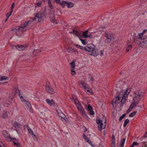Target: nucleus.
Wrapping results in <instances>:
<instances>
[{"label":"nucleus","mask_w":147,"mask_h":147,"mask_svg":"<svg viewBox=\"0 0 147 147\" xmlns=\"http://www.w3.org/2000/svg\"><path fill=\"white\" fill-rule=\"evenodd\" d=\"M126 81H118L117 84H115L116 86H120L122 85L121 87H122V90H120V88L119 87V88L116 89L115 90L117 91L118 92H130L131 91V88L128 87L127 85L126 82Z\"/></svg>","instance_id":"f257e3e1"},{"label":"nucleus","mask_w":147,"mask_h":147,"mask_svg":"<svg viewBox=\"0 0 147 147\" xmlns=\"http://www.w3.org/2000/svg\"><path fill=\"white\" fill-rule=\"evenodd\" d=\"M104 120H102L100 119H97L96 122L98 124V129L99 131H101L102 129H104L106 125V117H104Z\"/></svg>","instance_id":"f03ea898"},{"label":"nucleus","mask_w":147,"mask_h":147,"mask_svg":"<svg viewBox=\"0 0 147 147\" xmlns=\"http://www.w3.org/2000/svg\"><path fill=\"white\" fill-rule=\"evenodd\" d=\"M45 15L44 12L42 13L38 12L36 14L34 18H32L31 19V20L40 22L42 20V18Z\"/></svg>","instance_id":"7ed1b4c3"},{"label":"nucleus","mask_w":147,"mask_h":147,"mask_svg":"<svg viewBox=\"0 0 147 147\" xmlns=\"http://www.w3.org/2000/svg\"><path fill=\"white\" fill-rule=\"evenodd\" d=\"M135 43L139 45L142 48H145L146 47H147V38L141 39L140 40H138Z\"/></svg>","instance_id":"20e7f679"},{"label":"nucleus","mask_w":147,"mask_h":147,"mask_svg":"<svg viewBox=\"0 0 147 147\" xmlns=\"http://www.w3.org/2000/svg\"><path fill=\"white\" fill-rule=\"evenodd\" d=\"M104 36L106 38L105 42L107 43H111L114 39L113 35L112 34H105Z\"/></svg>","instance_id":"39448f33"},{"label":"nucleus","mask_w":147,"mask_h":147,"mask_svg":"<svg viewBox=\"0 0 147 147\" xmlns=\"http://www.w3.org/2000/svg\"><path fill=\"white\" fill-rule=\"evenodd\" d=\"M19 95L22 101L24 102V103L26 105L25 106H26L28 109L30 110L31 113L32 112V111L31 110L32 108L30 103L29 102L24 100L23 97L21 95L20 92L19 94Z\"/></svg>","instance_id":"423d86ee"},{"label":"nucleus","mask_w":147,"mask_h":147,"mask_svg":"<svg viewBox=\"0 0 147 147\" xmlns=\"http://www.w3.org/2000/svg\"><path fill=\"white\" fill-rule=\"evenodd\" d=\"M76 99L75 100L74 102L78 109L79 110V111H80V112L82 113V115L83 116H86V117H87V115L85 114L84 113V109L81 106L80 104L78 102L77 103L76 101Z\"/></svg>","instance_id":"0eeeda50"},{"label":"nucleus","mask_w":147,"mask_h":147,"mask_svg":"<svg viewBox=\"0 0 147 147\" xmlns=\"http://www.w3.org/2000/svg\"><path fill=\"white\" fill-rule=\"evenodd\" d=\"M141 93V92H134L133 94L134 100L135 101L138 100L139 101L142 97Z\"/></svg>","instance_id":"6e6552de"},{"label":"nucleus","mask_w":147,"mask_h":147,"mask_svg":"<svg viewBox=\"0 0 147 147\" xmlns=\"http://www.w3.org/2000/svg\"><path fill=\"white\" fill-rule=\"evenodd\" d=\"M144 33L142 32L140 33H138L137 36V37H136L135 35H134V42H136L138 40H140L141 39L144 38L145 37L143 36V35Z\"/></svg>","instance_id":"1a4fd4ad"},{"label":"nucleus","mask_w":147,"mask_h":147,"mask_svg":"<svg viewBox=\"0 0 147 147\" xmlns=\"http://www.w3.org/2000/svg\"><path fill=\"white\" fill-rule=\"evenodd\" d=\"M121 97L119 96H116L113 98L112 102V105L113 107H114V104L115 105V107H116L117 105L120 102V98Z\"/></svg>","instance_id":"9d476101"},{"label":"nucleus","mask_w":147,"mask_h":147,"mask_svg":"<svg viewBox=\"0 0 147 147\" xmlns=\"http://www.w3.org/2000/svg\"><path fill=\"white\" fill-rule=\"evenodd\" d=\"M80 84H81L82 87L84 88L85 90H86L87 92H93V90L91 88H89L88 85L87 84L85 83H81Z\"/></svg>","instance_id":"9b49d317"},{"label":"nucleus","mask_w":147,"mask_h":147,"mask_svg":"<svg viewBox=\"0 0 147 147\" xmlns=\"http://www.w3.org/2000/svg\"><path fill=\"white\" fill-rule=\"evenodd\" d=\"M94 48L95 46L93 44L91 43L88 44L86 46V49H87L86 51L89 52H90Z\"/></svg>","instance_id":"f8f14e48"},{"label":"nucleus","mask_w":147,"mask_h":147,"mask_svg":"<svg viewBox=\"0 0 147 147\" xmlns=\"http://www.w3.org/2000/svg\"><path fill=\"white\" fill-rule=\"evenodd\" d=\"M50 12L49 13V15L50 19V20L53 22H56L55 21L54 14V11L53 10H50Z\"/></svg>","instance_id":"ddd939ff"},{"label":"nucleus","mask_w":147,"mask_h":147,"mask_svg":"<svg viewBox=\"0 0 147 147\" xmlns=\"http://www.w3.org/2000/svg\"><path fill=\"white\" fill-rule=\"evenodd\" d=\"M46 89L47 92L51 91V92L54 91V89L51 86L49 82L46 83Z\"/></svg>","instance_id":"4468645a"},{"label":"nucleus","mask_w":147,"mask_h":147,"mask_svg":"<svg viewBox=\"0 0 147 147\" xmlns=\"http://www.w3.org/2000/svg\"><path fill=\"white\" fill-rule=\"evenodd\" d=\"M15 47L18 50L21 51L25 49L27 47V45H18Z\"/></svg>","instance_id":"2eb2a0df"},{"label":"nucleus","mask_w":147,"mask_h":147,"mask_svg":"<svg viewBox=\"0 0 147 147\" xmlns=\"http://www.w3.org/2000/svg\"><path fill=\"white\" fill-rule=\"evenodd\" d=\"M129 92H125L123 94V96H122V99L120 101L121 103L124 104L125 101L126 100V98L127 97V95L129 94Z\"/></svg>","instance_id":"dca6fc26"},{"label":"nucleus","mask_w":147,"mask_h":147,"mask_svg":"<svg viewBox=\"0 0 147 147\" xmlns=\"http://www.w3.org/2000/svg\"><path fill=\"white\" fill-rule=\"evenodd\" d=\"M90 53H91L90 54L94 56H97L98 54V50L96 49H95V48Z\"/></svg>","instance_id":"f3484780"},{"label":"nucleus","mask_w":147,"mask_h":147,"mask_svg":"<svg viewBox=\"0 0 147 147\" xmlns=\"http://www.w3.org/2000/svg\"><path fill=\"white\" fill-rule=\"evenodd\" d=\"M28 25V24L27 22L26 21L23 24L21 25V26L19 27L18 29L19 30H22L24 28L26 27V26Z\"/></svg>","instance_id":"a211bd4d"},{"label":"nucleus","mask_w":147,"mask_h":147,"mask_svg":"<svg viewBox=\"0 0 147 147\" xmlns=\"http://www.w3.org/2000/svg\"><path fill=\"white\" fill-rule=\"evenodd\" d=\"M3 134L4 136L6 139L10 138L11 137L10 135L7 133L6 131L3 130Z\"/></svg>","instance_id":"6ab92c4d"},{"label":"nucleus","mask_w":147,"mask_h":147,"mask_svg":"<svg viewBox=\"0 0 147 147\" xmlns=\"http://www.w3.org/2000/svg\"><path fill=\"white\" fill-rule=\"evenodd\" d=\"M46 102L50 106H52L55 104L54 100L52 99L50 100L49 99H47L46 100Z\"/></svg>","instance_id":"aec40b11"},{"label":"nucleus","mask_w":147,"mask_h":147,"mask_svg":"<svg viewBox=\"0 0 147 147\" xmlns=\"http://www.w3.org/2000/svg\"><path fill=\"white\" fill-rule=\"evenodd\" d=\"M70 33H73L74 34V35L76 36L80 35L81 34V32L77 31L75 29H74L73 30L72 32H70Z\"/></svg>","instance_id":"412c9836"},{"label":"nucleus","mask_w":147,"mask_h":147,"mask_svg":"<svg viewBox=\"0 0 147 147\" xmlns=\"http://www.w3.org/2000/svg\"><path fill=\"white\" fill-rule=\"evenodd\" d=\"M13 126L16 128L17 129L19 127L20 124L16 121H14L12 123Z\"/></svg>","instance_id":"4be33fe9"},{"label":"nucleus","mask_w":147,"mask_h":147,"mask_svg":"<svg viewBox=\"0 0 147 147\" xmlns=\"http://www.w3.org/2000/svg\"><path fill=\"white\" fill-rule=\"evenodd\" d=\"M66 5L68 8H71L74 6V4L73 3L67 1Z\"/></svg>","instance_id":"5701e85b"},{"label":"nucleus","mask_w":147,"mask_h":147,"mask_svg":"<svg viewBox=\"0 0 147 147\" xmlns=\"http://www.w3.org/2000/svg\"><path fill=\"white\" fill-rule=\"evenodd\" d=\"M59 115L62 118L65 120L66 121H67L68 119L66 118L65 116L62 113H60Z\"/></svg>","instance_id":"b1692460"},{"label":"nucleus","mask_w":147,"mask_h":147,"mask_svg":"<svg viewBox=\"0 0 147 147\" xmlns=\"http://www.w3.org/2000/svg\"><path fill=\"white\" fill-rule=\"evenodd\" d=\"M65 49L67 50V52L69 53H70L71 52V51H73V52H74L76 51L75 49H74V48H72L66 47Z\"/></svg>","instance_id":"393cba45"},{"label":"nucleus","mask_w":147,"mask_h":147,"mask_svg":"<svg viewBox=\"0 0 147 147\" xmlns=\"http://www.w3.org/2000/svg\"><path fill=\"white\" fill-rule=\"evenodd\" d=\"M75 46L77 48H79L82 50H85L86 51V50H87V49H86V46L85 47H84L78 45H76Z\"/></svg>","instance_id":"a878e982"},{"label":"nucleus","mask_w":147,"mask_h":147,"mask_svg":"<svg viewBox=\"0 0 147 147\" xmlns=\"http://www.w3.org/2000/svg\"><path fill=\"white\" fill-rule=\"evenodd\" d=\"M88 30H87L83 32L82 33V36L86 38H88Z\"/></svg>","instance_id":"bb28decb"},{"label":"nucleus","mask_w":147,"mask_h":147,"mask_svg":"<svg viewBox=\"0 0 147 147\" xmlns=\"http://www.w3.org/2000/svg\"><path fill=\"white\" fill-rule=\"evenodd\" d=\"M67 1H63L62 0L61 1V3H60V5L63 7H64L65 5H66Z\"/></svg>","instance_id":"cd10ccee"},{"label":"nucleus","mask_w":147,"mask_h":147,"mask_svg":"<svg viewBox=\"0 0 147 147\" xmlns=\"http://www.w3.org/2000/svg\"><path fill=\"white\" fill-rule=\"evenodd\" d=\"M27 129L31 135H33L34 137H35V135L34 134L32 130L29 127H28Z\"/></svg>","instance_id":"c85d7f7f"},{"label":"nucleus","mask_w":147,"mask_h":147,"mask_svg":"<svg viewBox=\"0 0 147 147\" xmlns=\"http://www.w3.org/2000/svg\"><path fill=\"white\" fill-rule=\"evenodd\" d=\"M136 105H137L136 104V102H134L131 103L129 107H131V109H133V108H135Z\"/></svg>","instance_id":"c756f323"},{"label":"nucleus","mask_w":147,"mask_h":147,"mask_svg":"<svg viewBox=\"0 0 147 147\" xmlns=\"http://www.w3.org/2000/svg\"><path fill=\"white\" fill-rule=\"evenodd\" d=\"M12 91L13 92H19L20 90L18 89V87L16 86H14L12 88Z\"/></svg>","instance_id":"7c9ffc66"},{"label":"nucleus","mask_w":147,"mask_h":147,"mask_svg":"<svg viewBox=\"0 0 147 147\" xmlns=\"http://www.w3.org/2000/svg\"><path fill=\"white\" fill-rule=\"evenodd\" d=\"M76 62V60L74 59L72 61L71 63L70 64L71 65V68H74L75 67V63Z\"/></svg>","instance_id":"2f4dec72"},{"label":"nucleus","mask_w":147,"mask_h":147,"mask_svg":"<svg viewBox=\"0 0 147 147\" xmlns=\"http://www.w3.org/2000/svg\"><path fill=\"white\" fill-rule=\"evenodd\" d=\"M12 142L13 143L14 145L16 146L17 147H19L20 146V144L18 142V141H17V142H15L14 140H12Z\"/></svg>","instance_id":"473e14b6"},{"label":"nucleus","mask_w":147,"mask_h":147,"mask_svg":"<svg viewBox=\"0 0 147 147\" xmlns=\"http://www.w3.org/2000/svg\"><path fill=\"white\" fill-rule=\"evenodd\" d=\"M129 120L128 119H127L125 121L123 125L124 127H125L126 126L127 124L129 123Z\"/></svg>","instance_id":"72a5a7b5"},{"label":"nucleus","mask_w":147,"mask_h":147,"mask_svg":"<svg viewBox=\"0 0 147 147\" xmlns=\"http://www.w3.org/2000/svg\"><path fill=\"white\" fill-rule=\"evenodd\" d=\"M132 45H129L126 48V51L128 52L129 50H131L132 48Z\"/></svg>","instance_id":"f704fd0d"},{"label":"nucleus","mask_w":147,"mask_h":147,"mask_svg":"<svg viewBox=\"0 0 147 147\" xmlns=\"http://www.w3.org/2000/svg\"><path fill=\"white\" fill-rule=\"evenodd\" d=\"M80 40L81 41L82 43V44H83V45H86L87 43V42H86V39L83 40L81 38H80Z\"/></svg>","instance_id":"c9c22d12"},{"label":"nucleus","mask_w":147,"mask_h":147,"mask_svg":"<svg viewBox=\"0 0 147 147\" xmlns=\"http://www.w3.org/2000/svg\"><path fill=\"white\" fill-rule=\"evenodd\" d=\"M136 113V111H134L133 112L130 113L129 115V116L131 117H133L135 115Z\"/></svg>","instance_id":"e433bc0d"},{"label":"nucleus","mask_w":147,"mask_h":147,"mask_svg":"<svg viewBox=\"0 0 147 147\" xmlns=\"http://www.w3.org/2000/svg\"><path fill=\"white\" fill-rule=\"evenodd\" d=\"M125 138H123L122 140V141L121 143L120 147H123L124 145L125 142Z\"/></svg>","instance_id":"4c0bfd02"},{"label":"nucleus","mask_w":147,"mask_h":147,"mask_svg":"<svg viewBox=\"0 0 147 147\" xmlns=\"http://www.w3.org/2000/svg\"><path fill=\"white\" fill-rule=\"evenodd\" d=\"M125 138H123L122 140V141L121 143L120 147H123L124 145L125 142Z\"/></svg>","instance_id":"58836bf2"},{"label":"nucleus","mask_w":147,"mask_h":147,"mask_svg":"<svg viewBox=\"0 0 147 147\" xmlns=\"http://www.w3.org/2000/svg\"><path fill=\"white\" fill-rule=\"evenodd\" d=\"M112 144H115V137L114 135L112 136Z\"/></svg>","instance_id":"ea45409f"},{"label":"nucleus","mask_w":147,"mask_h":147,"mask_svg":"<svg viewBox=\"0 0 147 147\" xmlns=\"http://www.w3.org/2000/svg\"><path fill=\"white\" fill-rule=\"evenodd\" d=\"M126 115V114H124L121 116L119 119V121H121L122 119L125 117Z\"/></svg>","instance_id":"a19ab883"},{"label":"nucleus","mask_w":147,"mask_h":147,"mask_svg":"<svg viewBox=\"0 0 147 147\" xmlns=\"http://www.w3.org/2000/svg\"><path fill=\"white\" fill-rule=\"evenodd\" d=\"M48 3L49 5V7L51 9H53V6L52 5V4L51 3L50 1H48Z\"/></svg>","instance_id":"79ce46f5"},{"label":"nucleus","mask_w":147,"mask_h":147,"mask_svg":"<svg viewBox=\"0 0 147 147\" xmlns=\"http://www.w3.org/2000/svg\"><path fill=\"white\" fill-rule=\"evenodd\" d=\"M42 4L41 2L37 3L35 4V7H37L40 6Z\"/></svg>","instance_id":"37998d69"},{"label":"nucleus","mask_w":147,"mask_h":147,"mask_svg":"<svg viewBox=\"0 0 147 147\" xmlns=\"http://www.w3.org/2000/svg\"><path fill=\"white\" fill-rule=\"evenodd\" d=\"M12 140H14V141H15V142H17L18 140L15 138H12L11 137L10 138V141L12 142Z\"/></svg>","instance_id":"c03bdc74"},{"label":"nucleus","mask_w":147,"mask_h":147,"mask_svg":"<svg viewBox=\"0 0 147 147\" xmlns=\"http://www.w3.org/2000/svg\"><path fill=\"white\" fill-rule=\"evenodd\" d=\"M7 77H6V76L1 77V80L2 81H3L4 80H6L7 79Z\"/></svg>","instance_id":"a18cd8bd"},{"label":"nucleus","mask_w":147,"mask_h":147,"mask_svg":"<svg viewBox=\"0 0 147 147\" xmlns=\"http://www.w3.org/2000/svg\"><path fill=\"white\" fill-rule=\"evenodd\" d=\"M7 113H5L3 114V117L4 118H6L7 117Z\"/></svg>","instance_id":"49530a36"},{"label":"nucleus","mask_w":147,"mask_h":147,"mask_svg":"<svg viewBox=\"0 0 147 147\" xmlns=\"http://www.w3.org/2000/svg\"><path fill=\"white\" fill-rule=\"evenodd\" d=\"M92 107L90 104H89L88 107V109L89 111L91 110L92 109Z\"/></svg>","instance_id":"de8ad7c7"},{"label":"nucleus","mask_w":147,"mask_h":147,"mask_svg":"<svg viewBox=\"0 0 147 147\" xmlns=\"http://www.w3.org/2000/svg\"><path fill=\"white\" fill-rule=\"evenodd\" d=\"M83 138L85 139L86 140H87V139H89L88 138L87 136H86L84 134H83Z\"/></svg>","instance_id":"09e8293b"},{"label":"nucleus","mask_w":147,"mask_h":147,"mask_svg":"<svg viewBox=\"0 0 147 147\" xmlns=\"http://www.w3.org/2000/svg\"><path fill=\"white\" fill-rule=\"evenodd\" d=\"M132 109H131V107H129V109L127 111H126V113H129Z\"/></svg>","instance_id":"8fccbe9b"},{"label":"nucleus","mask_w":147,"mask_h":147,"mask_svg":"<svg viewBox=\"0 0 147 147\" xmlns=\"http://www.w3.org/2000/svg\"><path fill=\"white\" fill-rule=\"evenodd\" d=\"M0 147H5V145L1 141H0Z\"/></svg>","instance_id":"3c124183"},{"label":"nucleus","mask_w":147,"mask_h":147,"mask_svg":"<svg viewBox=\"0 0 147 147\" xmlns=\"http://www.w3.org/2000/svg\"><path fill=\"white\" fill-rule=\"evenodd\" d=\"M71 74L72 75H74L76 74L75 71L73 69L71 70Z\"/></svg>","instance_id":"603ef678"},{"label":"nucleus","mask_w":147,"mask_h":147,"mask_svg":"<svg viewBox=\"0 0 147 147\" xmlns=\"http://www.w3.org/2000/svg\"><path fill=\"white\" fill-rule=\"evenodd\" d=\"M132 144H133V145H134V146H138L139 145L138 143V142H134Z\"/></svg>","instance_id":"864d4df0"},{"label":"nucleus","mask_w":147,"mask_h":147,"mask_svg":"<svg viewBox=\"0 0 147 147\" xmlns=\"http://www.w3.org/2000/svg\"><path fill=\"white\" fill-rule=\"evenodd\" d=\"M89 111H90L89 113L90 115H93L94 114V112L92 110H91Z\"/></svg>","instance_id":"5fc2aeb1"},{"label":"nucleus","mask_w":147,"mask_h":147,"mask_svg":"<svg viewBox=\"0 0 147 147\" xmlns=\"http://www.w3.org/2000/svg\"><path fill=\"white\" fill-rule=\"evenodd\" d=\"M14 6H15V3H13L12 5H11V10H13V9L14 7Z\"/></svg>","instance_id":"6e6d98bb"},{"label":"nucleus","mask_w":147,"mask_h":147,"mask_svg":"<svg viewBox=\"0 0 147 147\" xmlns=\"http://www.w3.org/2000/svg\"><path fill=\"white\" fill-rule=\"evenodd\" d=\"M89 78L90 79L91 81H93V79L92 78V77L90 74H89Z\"/></svg>","instance_id":"4d7b16f0"},{"label":"nucleus","mask_w":147,"mask_h":147,"mask_svg":"<svg viewBox=\"0 0 147 147\" xmlns=\"http://www.w3.org/2000/svg\"><path fill=\"white\" fill-rule=\"evenodd\" d=\"M103 51H100V55L101 56H102L103 55Z\"/></svg>","instance_id":"13d9d810"},{"label":"nucleus","mask_w":147,"mask_h":147,"mask_svg":"<svg viewBox=\"0 0 147 147\" xmlns=\"http://www.w3.org/2000/svg\"><path fill=\"white\" fill-rule=\"evenodd\" d=\"M56 2L59 4H60V3H61V0H55Z\"/></svg>","instance_id":"bf43d9fd"},{"label":"nucleus","mask_w":147,"mask_h":147,"mask_svg":"<svg viewBox=\"0 0 147 147\" xmlns=\"http://www.w3.org/2000/svg\"><path fill=\"white\" fill-rule=\"evenodd\" d=\"M88 38H91L92 37V34H90L88 35Z\"/></svg>","instance_id":"052dcab7"},{"label":"nucleus","mask_w":147,"mask_h":147,"mask_svg":"<svg viewBox=\"0 0 147 147\" xmlns=\"http://www.w3.org/2000/svg\"><path fill=\"white\" fill-rule=\"evenodd\" d=\"M11 101H12L11 99H9V102L7 103L6 104L7 105H9L11 103Z\"/></svg>","instance_id":"680f3d73"},{"label":"nucleus","mask_w":147,"mask_h":147,"mask_svg":"<svg viewBox=\"0 0 147 147\" xmlns=\"http://www.w3.org/2000/svg\"><path fill=\"white\" fill-rule=\"evenodd\" d=\"M13 10H11V11H10V13H9V14L8 15V17H9L10 16L13 12Z\"/></svg>","instance_id":"e2e57ef3"},{"label":"nucleus","mask_w":147,"mask_h":147,"mask_svg":"<svg viewBox=\"0 0 147 147\" xmlns=\"http://www.w3.org/2000/svg\"><path fill=\"white\" fill-rule=\"evenodd\" d=\"M27 23L28 24V25H29L30 24L31 22V21H26Z\"/></svg>","instance_id":"0e129e2a"},{"label":"nucleus","mask_w":147,"mask_h":147,"mask_svg":"<svg viewBox=\"0 0 147 147\" xmlns=\"http://www.w3.org/2000/svg\"><path fill=\"white\" fill-rule=\"evenodd\" d=\"M143 137L144 138L147 137V134L146 133L143 136Z\"/></svg>","instance_id":"69168bd1"},{"label":"nucleus","mask_w":147,"mask_h":147,"mask_svg":"<svg viewBox=\"0 0 147 147\" xmlns=\"http://www.w3.org/2000/svg\"><path fill=\"white\" fill-rule=\"evenodd\" d=\"M87 142H88L89 143H90V142H91V140L89 139V138L88 139H87V140H86Z\"/></svg>","instance_id":"338daca9"},{"label":"nucleus","mask_w":147,"mask_h":147,"mask_svg":"<svg viewBox=\"0 0 147 147\" xmlns=\"http://www.w3.org/2000/svg\"><path fill=\"white\" fill-rule=\"evenodd\" d=\"M147 31V30L146 29H144V30L143 31V33H144L145 32H146Z\"/></svg>","instance_id":"774afa93"}]
</instances>
